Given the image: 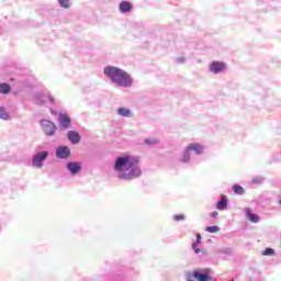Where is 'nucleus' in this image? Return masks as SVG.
Here are the masks:
<instances>
[{
	"label": "nucleus",
	"instance_id": "obj_1",
	"mask_svg": "<svg viewBox=\"0 0 281 281\" xmlns=\"http://www.w3.org/2000/svg\"><path fill=\"white\" fill-rule=\"evenodd\" d=\"M104 74L114 85H117L119 87H131L133 85V79L131 78V75H128L126 71L113 67L108 66L104 68Z\"/></svg>",
	"mask_w": 281,
	"mask_h": 281
},
{
	"label": "nucleus",
	"instance_id": "obj_2",
	"mask_svg": "<svg viewBox=\"0 0 281 281\" xmlns=\"http://www.w3.org/2000/svg\"><path fill=\"white\" fill-rule=\"evenodd\" d=\"M134 166H137V159L132 156H124L116 159L114 170H117L119 172H128Z\"/></svg>",
	"mask_w": 281,
	"mask_h": 281
},
{
	"label": "nucleus",
	"instance_id": "obj_3",
	"mask_svg": "<svg viewBox=\"0 0 281 281\" xmlns=\"http://www.w3.org/2000/svg\"><path fill=\"white\" fill-rule=\"evenodd\" d=\"M140 176H142V169H139V167L134 165L130 169L128 173L124 172V173L119 175V179H125L127 181H131V179H136V177H140Z\"/></svg>",
	"mask_w": 281,
	"mask_h": 281
},
{
	"label": "nucleus",
	"instance_id": "obj_4",
	"mask_svg": "<svg viewBox=\"0 0 281 281\" xmlns=\"http://www.w3.org/2000/svg\"><path fill=\"white\" fill-rule=\"evenodd\" d=\"M48 155L49 154L47 151H41L37 155H35L33 157V166L35 168H43V161L47 159Z\"/></svg>",
	"mask_w": 281,
	"mask_h": 281
},
{
	"label": "nucleus",
	"instance_id": "obj_5",
	"mask_svg": "<svg viewBox=\"0 0 281 281\" xmlns=\"http://www.w3.org/2000/svg\"><path fill=\"white\" fill-rule=\"evenodd\" d=\"M43 132L45 135H54L56 133V125L49 121H44L43 123Z\"/></svg>",
	"mask_w": 281,
	"mask_h": 281
},
{
	"label": "nucleus",
	"instance_id": "obj_6",
	"mask_svg": "<svg viewBox=\"0 0 281 281\" xmlns=\"http://www.w3.org/2000/svg\"><path fill=\"white\" fill-rule=\"evenodd\" d=\"M225 69V63L223 61H213L210 66V70L213 71V74H221V71H224Z\"/></svg>",
	"mask_w": 281,
	"mask_h": 281
},
{
	"label": "nucleus",
	"instance_id": "obj_7",
	"mask_svg": "<svg viewBox=\"0 0 281 281\" xmlns=\"http://www.w3.org/2000/svg\"><path fill=\"white\" fill-rule=\"evenodd\" d=\"M59 124L61 128H69L71 126V119L67 114H59Z\"/></svg>",
	"mask_w": 281,
	"mask_h": 281
},
{
	"label": "nucleus",
	"instance_id": "obj_8",
	"mask_svg": "<svg viewBox=\"0 0 281 281\" xmlns=\"http://www.w3.org/2000/svg\"><path fill=\"white\" fill-rule=\"evenodd\" d=\"M56 155L59 159H67V157L71 155V150H69L68 147H58Z\"/></svg>",
	"mask_w": 281,
	"mask_h": 281
},
{
	"label": "nucleus",
	"instance_id": "obj_9",
	"mask_svg": "<svg viewBox=\"0 0 281 281\" xmlns=\"http://www.w3.org/2000/svg\"><path fill=\"white\" fill-rule=\"evenodd\" d=\"M67 168L71 175H78L79 170H82V165L80 162H68Z\"/></svg>",
	"mask_w": 281,
	"mask_h": 281
},
{
	"label": "nucleus",
	"instance_id": "obj_10",
	"mask_svg": "<svg viewBox=\"0 0 281 281\" xmlns=\"http://www.w3.org/2000/svg\"><path fill=\"white\" fill-rule=\"evenodd\" d=\"M67 137L71 144H80V134L78 132L69 131Z\"/></svg>",
	"mask_w": 281,
	"mask_h": 281
},
{
	"label": "nucleus",
	"instance_id": "obj_11",
	"mask_svg": "<svg viewBox=\"0 0 281 281\" xmlns=\"http://www.w3.org/2000/svg\"><path fill=\"white\" fill-rule=\"evenodd\" d=\"M246 218L251 223H258L260 221V216H258L257 214H254L250 207L246 209Z\"/></svg>",
	"mask_w": 281,
	"mask_h": 281
},
{
	"label": "nucleus",
	"instance_id": "obj_12",
	"mask_svg": "<svg viewBox=\"0 0 281 281\" xmlns=\"http://www.w3.org/2000/svg\"><path fill=\"white\" fill-rule=\"evenodd\" d=\"M120 12L126 14V12H131L133 10V4L128 1H122L119 7Z\"/></svg>",
	"mask_w": 281,
	"mask_h": 281
},
{
	"label": "nucleus",
	"instance_id": "obj_13",
	"mask_svg": "<svg viewBox=\"0 0 281 281\" xmlns=\"http://www.w3.org/2000/svg\"><path fill=\"white\" fill-rule=\"evenodd\" d=\"M187 149L192 153V150H194L196 153V155H202L203 153V146L201 144H196V143H193V144H190Z\"/></svg>",
	"mask_w": 281,
	"mask_h": 281
},
{
	"label": "nucleus",
	"instance_id": "obj_14",
	"mask_svg": "<svg viewBox=\"0 0 281 281\" xmlns=\"http://www.w3.org/2000/svg\"><path fill=\"white\" fill-rule=\"evenodd\" d=\"M117 115H121V117H132L133 112L128 110V108H119L116 111Z\"/></svg>",
	"mask_w": 281,
	"mask_h": 281
},
{
	"label": "nucleus",
	"instance_id": "obj_15",
	"mask_svg": "<svg viewBox=\"0 0 281 281\" xmlns=\"http://www.w3.org/2000/svg\"><path fill=\"white\" fill-rule=\"evenodd\" d=\"M10 91H12V87L9 83H0V93L8 94Z\"/></svg>",
	"mask_w": 281,
	"mask_h": 281
},
{
	"label": "nucleus",
	"instance_id": "obj_16",
	"mask_svg": "<svg viewBox=\"0 0 281 281\" xmlns=\"http://www.w3.org/2000/svg\"><path fill=\"white\" fill-rule=\"evenodd\" d=\"M216 207L218 210H227V199L226 198H222L221 201L217 202Z\"/></svg>",
	"mask_w": 281,
	"mask_h": 281
},
{
	"label": "nucleus",
	"instance_id": "obj_17",
	"mask_svg": "<svg viewBox=\"0 0 281 281\" xmlns=\"http://www.w3.org/2000/svg\"><path fill=\"white\" fill-rule=\"evenodd\" d=\"M233 192H235V194L243 195V194H245V189L243 187H240L239 184H235L233 187Z\"/></svg>",
	"mask_w": 281,
	"mask_h": 281
},
{
	"label": "nucleus",
	"instance_id": "obj_18",
	"mask_svg": "<svg viewBox=\"0 0 281 281\" xmlns=\"http://www.w3.org/2000/svg\"><path fill=\"white\" fill-rule=\"evenodd\" d=\"M181 161L183 164H188V161H190V150H188V147L184 150V154H183V156L181 158Z\"/></svg>",
	"mask_w": 281,
	"mask_h": 281
},
{
	"label": "nucleus",
	"instance_id": "obj_19",
	"mask_svg": "<svg viewBox=\"0 0 281 281\" xmlns=\"http://www.w3.org/2000/svg\"><path fill=\"white\" fill-rule=\"evenodd\" d=\"M206 232L210 234H216L217 232H221V228L218 226H209L206 227Z\"/></svg>",
	"mask_w": 281,
	"mask_h": 281
},
{
	"label": "nucleus",
	"instance_id": "obj_20",
	"mask_svg": "<svg viewBox=\"0 0 281 281\" xmlns=\"http://www.w3.org/2000/svg\"><path fill=\"white\" fill-rule=\"evenodd\" d=\"M10 116L8 115V112L5 109L0 108V120H8Z\"/></svg>",
	"mask_w": 281,
	"mask_h": 281
},
{
	"label": "nucleus",
	"instance_id": "obj_21",
	"mask_svg": "<svg viewBox=\"0 0 281 281\" xmlns=\"http://www.w3.org/2000/svg\"><path fill=\"white\" fill-rule=\"evenodd\" d=\"M274 254H276V250H273L272 248H266V249L261 252V255H263V256H274Z\"/></svg>",
	"mask_w": 281,
	"mask_h": 281
},
{
	"label": "nucleus",
	"instance_id": "obj_22",
	"mask_svg": "<svg viewBox=\"0 0 281 281\" xmlns=\"http://www.w3.org/2000/svg\"><path fill=\"white\" fill-rule=\"evenodd\" d=\"M70 0H58V3L61 8H69L70 3H69Z\"/></svg>",
	"mask_w": 281,
	"mask_h": 281
},
{
	"label": "nucleus",
	"instance_id": "obj_23",
	"mask_svg": "<svg viewBox=\"0 0 281 281\" xmlns=\"http://www.w3.org/2000/svg\"><path fill=\"white\" fill-rule=\"evenodd\" d=\"M262 181H265V178H262V177H257V178H252L251 183H254V184H260V183H262Z\"/></svg>",
	"mask_w": 281,
	"mask_h": 281
},
{
	"label": "nucleus",
	"instance_id": "obj_24",
	"mask_svg": "<svg viewBox=\"0 0 281 281\" xmlns=\"http://www.w3.org/2000/svg\"><path fill=\"white\" fill-rule=\"evenodd\" d=\"M145 144H150V145L159 144V139L148 138V139L145 140Z\"/></svg>",
	"mask_w": 281,
	"mask_h": 281
},
{
	"label": "nucleus",
	"instance_id": "obj_25",
	"mask_svg": "<svg viewBox=\"0 0 281 281\" xmlns=\"http://www.w3.org/2000/svg\"><path fill=\"white\" fill-rule=\"evenodd\" d=\"M175 221H184L186 216L180 214V215H175Z\"/></svg>",
	"mask_w": 281,
	"mask_h": 281
},
{
	"label": "nucleus",
	"instance_id": "obj_26",
	"mask_svg": "<svg viewBox=\"0 0 281 281\" xmlns=\"http://www.w3.org/2000/svg\"><path fill=\"white\" fill-rule=\"evenodd\" d=\"M192 249H194L195 254H201V249L196 248V244H192Z\"/></svg>",
	"mask_w": 281,
	"mask_h": 281
},
{
	"label": "nucleus",
	"instance_id": "obj_27",
	"mask_svg": "<svg viewBox=\"0 0 281 281\" xmlns=\"http://www.w3.org/2000/svg\"><path fill=\"white\" fill-rule=\"evenodd\" d=\"M201 243V234L196 235V245H199Z\"/></svg>",
	"mask_w": 281,
	"mask_h": 281
},
{
	"label": "nucleus",
	"instance_id": "obj_28",
	"mask_svg": "<svg viewBox=\"0 0 281 281\" xmlns=\"http://www.w3.org/2000/svg\"><path fill=\"white\" fill-rule=\"evenodd\" d=\"M211 216L213 217V218H216V216H218V212H213V213H211Z\"/></svg>",
	"mask_w": 281,
	"mask_h": 281
},
{
	"label": "nucleus",
	"instance_id": "obj_29",
	"mask_svg": "<svg viewBox=\"0 0 281 281\" xmlns=\"http://www.w3.org/2000/svg\"><path fill=\"white\" fill-rule=\"evenodd\" d=\"M48 100H49V102L54 103V98L52 95H48Z\"/></svg>",
	"mask_w": 281,
	"mask_h": 281
},
{
	"label": "nucleus",
	"instance_id": "obj_30",
	"mask_svg": "<svg viewBox=\"0 0 281 281\" xmlns=\"http://www.w3.org/2000/svg\"><path fill=\"white\" fill-rule=\"evenodd\" d=\"M279 205H281V200L279 201Z\"/></svg>",
	"mask_w": 281,
	"mask_h": 281
}]
</instances>
